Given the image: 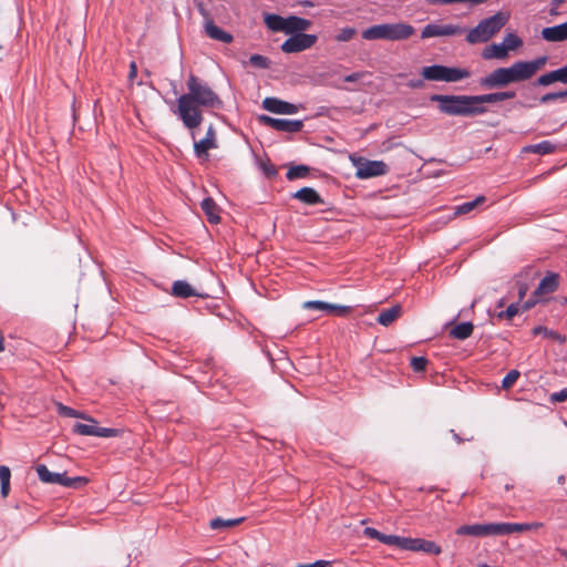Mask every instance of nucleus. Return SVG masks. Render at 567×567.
<instances>
[{
  "label": "nucleus",
  "mask_w": 567,
  "mask_h": 567,
  "mask_svg": "<svg viewBox=\"0 0 567 567\" xmlns=\"http://www.w3.org/2000/svg\"><path fill=\"white\" fill-rule=\"evenodd\" d=\"M186 85L188 91L177 99L174 113L178 115L183 125L190 131L192 138L195 140L194 130L204 120L202 109H220L223 102L207 83L194 74L188 76Z\"/></svg>",
  "instance_id": "obj_1"
},
{
  "label": "nucleus",
  "mask_w": 567,
  "mask_h": 567,
  "mask_svg": "<svg viewBox=\"0 0 567 567\" xmlns=\"http://www.w3.org/2000/svg\"><path fill=\"white\" fill-rule=\"evenodd\" d=\"M516 96L514 91L494 92L483 95H441L434 94L431 101L439 103V110L452 116H474L487 112L484 103H496L512 100Z\"/></svg>",
  "instance_id": "obj_2"
},
{
  "label": "nucleus",
  "mask_w": 567,
  "mask_h": 567,
  "mask_svg": "<svg viewBox=\"0 0 567 567\" xmlns=\"http://www.w3.org/2000/svg\"><path fill=\"white\" fill-rule=\"evenodd\" d=\"M547 63L543 55L533 61H518L508 68H498L480 80L481 87L485 90L505 87L512 83L532 79Z\"/></svg>",
  "instance_id": "obj_3"
},
{
  "label": "nucleus",
  "mask_w": 567,
  "mask_h": 567,
  "mask_svg": "<svg viewBox=\"0 0 567 567\" xmlns=\"http://www.w3.org/2000/svg\"><path fill=\"white\" fill-rule=\"evenodd\" d=\"M509 12L498 11L492 17L483 19L466 34V41L471 44L487 42L508 22Z\"/></svg>",
  "instance_id": "obj_4"
},
{
  "label": "nucleus",
  "mask_w": 567,
  "mask_h": 567,
  "mask_svg": "<svg viewBox=\"0 0 567 567\" xmlns=\"http://www.w3.org/2000/svg\"><path fill=\"white\" fill-rule=\"evenodd\" d=\"M415 33V29L406 22L375 24L362 32L364 40L403 41Z\"/></svg>",
  "instance_id": "obj_5"
},
{
  "label": "nucleus",
  "mask_w": 567,
  "mask_h": 567,
  "mask_svg": "<svg viewBox=\"0 0 567 567\" xmlns=\"http://www.w3.org/2000/svg\"><path fill=\"white\" fill-rule=\"evenodd\" d=\"M421 75L427 81L458 82L470 78L471 72L466 69L434 64L422 68Z\"/></svg>",
  "instance_id": "obj_6"
},
{
  "label": "nucleus",
  "mask_w": 567,
  "mask_h": 567,
  "mask_svg": "<svg viewBox=\"0 0 567 567\" xmlns=\"http://www.w3.org/2000/svg\"><path fill=\"white\" fill-rule=\"evenodd\" d=\"M37 474L41 482L47 484H58L65 487H78L87 481L84 477H69L65 473H52L44 464L35 466Z\"/></svg>",
  "instance_id": "obj_7"
},
{
  "label": "nucleus",
  "mask_w": 567,
  "mask_h": 567,
  "mask_svg": "<svg viewBox=\"0 0 567 567\" xmlns=\"http://www.w3.org/2000/svg\"><path fill=\"white\" fill-rule=\"evenodd\" d=\"M85 421L90 423H75L72 427V432L79 435L99 437H113L118 433L115 429L99 426L97 421L90 415L86 416Z\"/></svg>",
  "instance_id": "obj_8"
},
{
  "label": "nucleus",
  "mask_w": 567,
  "mask_h": 567,
  "mask_svg": "<svg viewBox=\"0 0 567 567\" xmlns=\"http://www.w3.org/2000/svg\"><path fill=\"white\" fill-rule=\"evenodd\" d=\"M317 40L316 34L296 33L281 44V50L285 53H298L313 47Z\"/></svg>",
  "instance_id": "obj_9"
},
{
  "label": "nucleus",
  "mask_w": 567,
  "mask_h": 567,
  "mask_svg": "<svg viewBox=\"0 0 567 567\" xmlns=\"http://www.w3.org/2000/svg\"><path fill=\"white\" fill-rule=\"evenodd\" d=\"M301 307L306 310H318L336 317H347L352 311V307L350 306L329 303L321 300H308L302 302Z\"/></svg>",
  "instance_id": "obj_10"
},
{
  "label": "nucleus",
  "mask_w": 567,
  "mask_h": 567,
  "mask_svg": "<svg viewBox=\"0 0 567 567\" xmlns=\"http://www.w3.org/2000/svg\"><path fill=\"white\" fill-rule=\"evenodd\" d=\"M355 176L360 179L382 176L388 173V165L382 161H368L360 158L355 163Z\"/></svg>",
  "instance_id": "obj_11"
},
{
  "label": "nucleus",
  "mask_w": 567,
  "mask_h": 567,
  "mask_svg": "<svg viewBox=\"0 0 567 567\" xmlns=\"http://www.w3.org/2000/svg\"><path fill=\"white\" fill-rule=\"evenodd\" d=\"M218 147L217 133L213 125H209L204 138L194 141V153L200 161H208L209 151Z\"/></svg>",
  "instance_id": "obj_12"
},
{
  "label": "nucleus",
  "mask_w": 567,
  "mask_h": 567,
  "mask_svg": "<svg viewBox=\"0 0 567 567\" xmlns=\"http://www.w3.org/2000/svg\"><path fill=\"white\" fill-rule=\"evenodd\" d=\"M558 287V276L555 274H551L549 276H546L543 278L538 285V287L535 289L533 298L527 300L522 309L528 310L532 307H534L538 301L539 297L554 292Z\"/></svg>",
  "instance_id": "obj_13"
},
{
  "label": "nucleus",
  "mask_w": 567,
  "mask_h": 567,
  "mask_svg": "<svg viewBox=\"0 0 567 567\" xmlns=\"http://www.w3.org/2000/svg\"><path fill=\"white\" fill-rule=\"evenodd\" d=\"M464 29L456 24H426L421 33L422 39H430L436 37H454L463 34Z\"/></svg>",
  "instance_id": "obj_14"
},
{
  "label": "nucleus",
  "mask_w": 567,
  "mask_h": 567,
  "mask_svg": "<svg viewBox=\"0 0 567 567\" xmlns=\"http://www.w3.org/2000/svg\"><path fill=\"white\" fill-rule=\"evenodd\" d=\"M259 120L261 123L279 132L296 133L303 127V123L300 120L274 118L267 115H261Z\"/></svg>",
  "instance_id": "obj_15"
},
{
  "label": "nucleus",
  "mask_w": 567,
  "mask_h": 567,
  "mask_svg": "<svg viewBox=\"0 0 567 567\" xmlns=\"http://www.w3.org/2000/svg\"><path fill=\"white\" fill-rule=\"evenodd\" d=\"M455 533L460 536L475 537L497 535V523L462 525Z\"/></svg>",
  "instance_id": "obj_16"
},
{
  "label": "nucleus",
  "mask_w": 567,
  "mask_h": 567,
  "mask_svg": "<svg viewBox=\"0 0 567 567\" xmlns=\"http://www.w3.org/2000/svg\"><path fill=\"white\" fill-rule=\"evenodd\" d=\"M404 550L423 551L435 556L442 553L441 546L435 542L411 537H406Z\"/></svg>",
  "instance_id": "obj_17"
},
{
  "label": "nucleus",
  "mask_w": 567,
  "mask_h": 567,
  "mask_svg": "<svg viewBox=\"0 0 567 567\" xmlns=\"http://www.w3.org/2000/svg\"><path fill=\"white\" fill-rule=\"evenodd\" d=\"M543 523H497V535H509L513 533H523L537 530L543 527Z\"/></svg>",
  "instance_id": "obj_18"
},
{
  "label": "nucleus",
  "mask_w": 567,
  "mask_h": 567,
  "mask_svg": "<svg viewBox=\"0 0 567 567\" xmlns=\"http://www.w3.org/2000/svg\"><path fill=\"white\" fill-rule=\"evenodd\" d=\"M262 107L276 114H295L299 110L296 104L279 100L277 97H266L262 101Z\"/></svg>",
  "instance_id": "obj_19"
},
{
  "label": "nucleus",
  "mask_w": 567,
  "mask_h": 567,
  "mask_svg": "<svg viewBox=\"0 0 567 567\" xmlns=\"http://www.w3.org/2000/svg\"><path fill=\"white\" fill-rule=\"evenodd\" d=\"M555 82L567 84V64L564 68L540 75L534 84L539 86H548Z\"/></svg>",
  "instance_id": "obj_20"
},
{
  "label": "nucleus",
  "mask_w": 567,
  "mask_h": 567,
  "mask_svg": "<svg viewBox=\"0 0 567 567\" xmlns=\"http://www.w3.org/2000/svg\"><path fill=\"white\" fill-rule=\"evenodd\" d=\"M542 37L548 42H560L567 40V21L558 25L544 28Z\"/></svg>",
  "instance_id": "obj_21"
},
{
  "label": "nucleus",
  "mask_w": 567,
  "mask_h": 567,
  "mask_svg": "<svg viewBox=\"0 0 567 567\" xmlns=\"http://www.w3.org/2000/svg\"><path fill=\"white\" fill-rule=\"evenodd\" d=\"M292 198L300 200L303 204L307 205H321L323 204V199L318 194V192L315 188L311 187H302L299 190H297Z\"/></svg>",
  "instance_id": "obj_22"
},
{
  "label": "nucleus",
  "mask_w": 567,
  "mask_h": 567,
  "mask_svg": "<svg viewBox=\"0 0 567 567\" xmlns=\"http://www.w3.org/2000/svg\"><path fill=\"white\" fill-rule=\"evenodd\" d=\"M285 25L287 34H296L308 30L311 27V22L300 17L290 16L285 18Z\"/></svg>",
  "instance_id": "obj_23"
},
{
  "label": "nucleus",
  "mask_w": 567,
  "mask_h": 567,
  "mask_svg": "<svg viewBox=\"0 0 567 567\" xmlns=\"http://www.w3.org/2000/svg\"><path fill=\"white\" fill-rule=\"evenodd\" d=\"M172 296L176 298L186 299L193 296H200L195 288H193L187 281L176 280L173 282Z\"/></svg>",
  "instance_id": "obj_24"
},
{
  "label": "nucleus",
  "mask_w": 567,
  "mask_h": 567,
  "mask_svg": "<svg viewBox=\"0 0 567 567\" xmlns=\"http://www.w3.org/2000/svg\"><path fill=\"white\" fill-rule=\"evenodd\" d=\"M482 56L485 60H505L508 56V50L503 43H493L483 50Z\"/></svg>",
  "instance_id": "obj_25"
},
{
  "label": "nucleus",
  "mask_w": 567,
  "mask_h": 567,
  "mask_svg": "<svg viewBox=\"0 0 567 567\" xmlns=\"http://www.w3.org/2000/svg\"><path fill=\"white\" fill-rule=\"evenodd\" d=\"M205 30L210 39L223 43H230L233 41V35L230 33L225 32L210 20L206 22Z\"/></svg>",
  "instance_id": "obj_26"
},
{
  "label": "nucleus",
  "mask_w": 567,
  "mask_h": 567,
  "mask_svg": "<svg viewBox=\"0 0 567 567\" xmlns=\"http://www.w3.org/2000/svg\"><path fill=\"white\" fill-rule=\"evenodd\" d=\"M401 313L402 307L400 305H395L389 309L382 310L377 318V322L388 327L393 323L401 316Z\"/></svg>",
  "instance_id": "obj_27"
},
{
  "label": "nucleus",
  "mask_w": 567,
  "mask_h": 567,
  "mask_svg": "<svg viewBox=\"0 0 567 567\" xmlns=\"http://www.w3.org/2000/svg\"><path fill=\"white\" fill-rule=\"evenodd\" d=\"M202 209L207 216V219L212 224H218L220 220L219 217V208L216 205L215 200L210 197L204 198L202 204Z\"/></svg>",
  "instance_id": "obj_28"
},
{
  "label": "nucleus",
  "mask_w": 567,
  "mask_h": 567,
  "mask_svg": "<svg viewBox=\"0 0 567 567\" xmlns=\"http://www.w3.org/2000/svg\"><path fill=\"white\" fill-rule=\"evenodd\" d=\"M264 22L269 30L286 33L285 18L281 16L274 13L265 14Z\"/></svg>",
  "instance_id": "obj_29"
},
{
  "label": "nucleus",
  "mask_w": 567,
  "mask_h": 567,
  "mask_svg": "<svg viewBox=\"0 0 567 567\" xmlns=\"http://www.w3.org/2000/svg\"><path fill=\"white\" fill-rule=\"evenodd\" d=\"M474 326L471 322H462L450 330V336L457 340H465L473 333Z\"/></svg>",
  "instance_id": "obj_30"
},
{
  "label": "nucleus",
  "mask_w": 567,
  "mask_h": 567,
  "mask_svg": "<svg viewBox=\"0 0 567 567\" xmlns=\"http://www.w3.org/2000/svg\"><path fill=\"white\" fill-rule=\"evenodd\" d=\"M556 150V145L549 141H543L540 143L528 145L524 148L525 152L535 153L540 155L551 154Z\"/></svg>",
  "instance_id": "obj_31"
},
{
  "label": "nucleus",
  "mask_w": 567,
  "mask_h": 567,
  "mask_svg": "<svg viewBox=\"0 0 567 567\" xmlns=\"http://www.w3.org/2000/svg\"><path fill=\"white\" fill-rule=\"evenodd\" d=\"M486 202V197L483 195L477 196L474 200L466 202L462 205L455 207V215H464L474 210L477 206L484 204Z\"/></svg>",
  "instance_id": "obj_32"
},
{
  "label": "nucleus",
  "mask_w": 567,
  "mask_h": 567,
  "mask_svg": "<svg viewBox=\"0 0 567 567\" xmlns=\"http://www.w3.org/2000/svg\"><path fill=\"white\" fill-rule=\"evenodd\" d=\"M11 471L6 465H0L1 497H8L10 493Z\"/></svg>",
  "instance_id": "obj_33"
},
{
  "label": "nucleus",
  "mask_w": 567,
  "mask_h": 567,
  "mask_svg": "<svg viewBox=\"0 0 567 567\" xmlns=\"http://www.w3.org/2000/svg\"><path fill=\"white\" fill-rule=\"evenodd\" d=\"M244 519V517L235 519H224L221 517H216L209 522V527L212 529L231 528L239 525Z\"/></svg>",
  "instance_id": "obj_34"
},
{
  "label": "nucleus",
  "mask_w": 567,
  "mask_h": 567,
  "mask_svg": "<svg viewBox=\"0 0 567 567\" xmlns=\"http://www.w3.org/2000/svg\"><path fill=\"white\" fill-rule=\"evenodd\" d=\"M309 167L306 166V165H297V166H292L288 169L287 174H286V177L289 179V181H293V179H297V178H305L308 176L309 174Z\"/></svg>",
  "instance_id": "obj_35"
},
{
  "label": "nucleus",
  "mask_w": 567,
  "mask_h": 567,
  "mask_svg": "<svg viewBox=\"0 0 567 567\" xmlns=\"http://www.w3.org/2000/svg\"><path fill=\"white\" fill-rule=\"evenodd\" d=\"M56 410L60 415L66 416V417H79V419L85 420L87 416V414L80 412L78 410H74L70 406H66L62 403L56 404Z\"/></svg>",
  "instance_id": "obj_36"
},
{
  "label": "nucleus",
  "mask_w": 567,
  "mask_h": 567,
  "mask_svg": "<svg viewBox=\"0 0 567 567\" xmlns=\"http://www.w3.org/2000/svg\"><path fill=\"white\" fill-rule=\"evenodd\" d=\"M503 45H505L509 52L511 50L520 48L523 45V41L516 33L511 32L505 35Z\"/></svg>",
  "instance_id": "obj_37"
},
{
  "label": "nucleus",
  "mask_w": 567,
  "mask_h": 567,
  "mask_svg": "<svg viewBox=\"0 0 567 567\" xmlns=\"http://www.w3.org/2000/svg\"><path fill=\"white\" fill-rule=\"evenodd\" d=\"M406 537H401L396 535H385L382 537V544L393 546L404 550Z\"/></svg>",
  "instance_id": "obj_38"
},
{
  "label": "nucleus",
  "mask_w": 567,
  "mask_h": 567,
  "mask_svg": "<svg viewBox=\"0 0 567 567\" xmlns=\"http://www.w3.org/2000/svg\"><path fill=\"white\" fill-rule=\"evenodd\" d=\"M565 99H567V89L564 91H559V92L546 93L539 99V102L542 104H547V103L554 102L556 100H565Z\"/></svg>",
  "instance_id": "obj_39"
},
{
  "label": "nucleus",
  "mask_w": 567,
  "mask_h": 567,
  "mask_svg": "<svg viewBox=\"0 0 567 567\" xmlns=\"http://www.w3.org/2000/svg\"><path fill=\"white\" fill-rule=\"evenodd\" d=\"M249 63L258 69H268L270 65L269 59L260 54H252L249 58Z\"/></svg>",
  "instance_id": "obj_40"
},
{
  "label": "nucleus",
  "mask_w": 567,
  "mask_h": 567,
  "mask_svg": "<svg viewBox=\"0 0 567 567\" xmlns=\"http://www.w3.org/2000/svg\"><path fill=\"white\" fill-rule=\"evenodd\" d=\"M520 373L517 370H511L503 379L502 381V388L505 390H508L512 388L515 382L518 380Z\"/></svg>",
  "instance_id": "obj_41"
},
{
  "label": "nucleus",
  "mask_w": 567,
  "mask_h": 567,
  "mask_svg": "<svg viewBox=\"0 0 567 567\" xmlns=\"http://www.w3.org/2000/svg\"><path fill=\"white\" fill-rule=\"evenodd\" d=\"M357 34V30L351 27H347L340 30V32L336 35V40L339 42L350 41Z\"/></svg>",
  "instance_id": "obj_42"
},
{
  "label": "nucleus",
  "mask_w": 567,
  "mask_h": 567,
  "mask_svg": "<svg viewBox=\"0 0 567 567\" xmlns=\"http://www.w3.org/2000/svg\"><path fill=\"white\" fill-rule=\"evenodd\" d=\"M427 359L424 357H413L411 359V367L415 372H422L427 365Z\"/></svg>",
  "instance_id": "obj_43"
},
{
  "label": "nucleus",
  "mask_w": 567,
  "mask_h": 567,
  "mask_svg": "<svg viewBox=\"0 0 567 567\" xmlns=\"http://www.w3.org/2000/svg\"><path fill=\"white\" fill-rule=\"evenodd\" d=\"M519 312L518 303H511L505 311L498 313L499 318L512 320Z\"/></svg>",
  "instance_id": "obj_44"
},
{
  "label": "nucleus",
  "mask_w": 567,
  "mask_h": 567,
  "mask_svg": "<svg viewBox=\"0 0 567 567\" xmlns=\"http://www.w3.org/2000/svg\"><path fill=\"white\" fill-rule=\"evenodd\" d=\"M260 167H261L264 174L270 178L275 177L278 173L276 166L272 163H270L269 161L261 162Z\"/></svg>",
  "instance_id": "obj_45"
},
{
  "label": "nucleus",
  "mask_w": 567,
  "mask_h": 567,
  "mask_svg": "<svg viewBox=\"0 0 567 567\" xmlns=\"http://www.w3.org/2000/svg\"><path fill=\"white\" fill-rule=\"evenodd\" d=\"M567 400V388L561 389L558 392H554L549 395V402L560 403Z\"/></svg>",
  "instance_id": "obj_46"
},
{
  "label": "nucleus",
  "mask_w": 567,
  "mask_h": 567,
  "mask_svg": "<svg viewBox=\"0 0 567 567\" xmlns=\"http://www.w3.org/2000/svg\"><path fill=\"white\" fill-rule=\"evenodd\" d=\"M363 535L371 539H377L382 543L383 533H380L378 529L373 527H365L363 530Z\"/></svg>",
  "instance_id": "obj_47"
},
{
  "label": "nucleus",
  "mask_w": 567,
  "mask_h": 567,
  "mask_svg": "<svg viewBox=\"0 0 567 567\" xmlns=\"http://www.w3.org/2000/svg\"><path fill=\"white\" fill-rule=\"evenodd\" d=\"M297 567H331V564L327 560H317L312 564H302L298 565Z\"/></svg>",
  "instance_id": "obj_48"
},
{
  "label": "nucleus",
  "mask_w": 567,
  "mask_h": 567,
  "mask_svg": "<svg viewBox=\"0 0 567 567\" xmlns=\"http://www.w3.org/2000/svg\"><path fill=\"white\" fill-rule=\"evenodd\" d=\"M364 74H365L364 72H354L352 74L344 76V81L346 82H357V81L361 80L364 76Z\"/></svg>",
  "instance_id": "obj_49"
},
{
  "label": "nucleus",
  "mask_w": 567,
  "mask_h": 567,
  "mask_svg": "<svg viewBox=\"0 0 567 567\" xmlns=\"http://www.w3.org/2000/svg\"><path fill=\"white\" fill-rule=\"evenodd\" d=\"M518 286V298L519 300H523L528 291V286L525 282L517 281Z\"/></svg>",
  "instance_id": "obj_50"
},
{
  "label": "nucleus",
  "mask_w": 567,
  "mask_h": 567,
  "mask_svg": "<svg viewBox=\"0 0 567 567\" xmlns=\"http://www.w3.org/2000/svg\"><path fill=\"white\" fill-rule=\"evenodd\" d=\"M429 4H451L462 3V0H426Z\"/></svg>",
  "instance_id": "obj_51"
},
{
  "label": "nucleus",
  "mask_w": 567,
  "mask_h": 567,
  "mask_svg": "<svg viewBox=\"0 0 567 567\" xmlns=\"http://www.w3.org/2000/svg\"><path fill=\"white\" fill-rule=\"evenodd\" d=\"M408 86L411 89H422L424 86L423 80H410Z\"/></svg>",
  "instance_id": "obj_52"
},
{
  "label": "nucleus",
  "mask_w": 567,
  "mask_h": 567,
  "mask_svg": "<svg viewBox=\"0 0 567 567\" xmlns=\"http://www.w3.org/2000/svg\"><path fill=\"white\" fill-rule=\"evenodd\" d=\"M136 75H137V65H136V63L133 61V62H131V64H130L128 79L132 81L134 78H136Z\"/></svg>",
  "instance_id": "obj_53"
},
{
  "label": "nucleus",
  "mask_w": 567,
  "mask_h": 567,
  "mask_svg": "<svg viewBox=\"0 0 567 567\" xmlns=\"http://www.w3.org/2000/svg\"><path fill=\"white\" fill-rule=\"evenodd\" d=\"M487 0H462V3H470V4H473V6H478V4H482L484 2H486Z\"/></svg>",
  "instance_id": "obj_54"
},
{
  "label": "nucleus",
  "mask_w": 567,
  "mask_h": 567,
  "mask_svg": "<svg viewBox=\"0 0 567 567\" xmlns=\"http://www.w3.org/2000/svg\"><path fill=\"white\" fill-rule=\"evenodd\" d=\"M547 332V329L545 327H542V326H538V327H535L533 329V333L536 336V334H539V333H546Z\"/></svg>",
  "instance_id": "obj_55"
},
{
  "label": "nucleus",
  "mask_w": 567,
  "mask_h": 567,
  "mask_svg": "<svg viewBox=\"0 0 567 567\" xmlns=\"http://www.w3.org/2000/svg\"><path fill=\"white\" fill-rule=\"evenodd\" d=\"M566 0H551V4L554 8L560 7Z\"/></svg>",
  "instance_id": "obj_56"
},
{
  "label": "nucleus",
  "mask_w": 567,
  "mask_h": 567,
  "mask_svg": "<svg viewBox=\"0 0 567 567\" xmlns=\"http://www.w3.org/2000/svg\"><path fill=\"white\" fill-rule=\"evenodd\" d=\"M4 350V338L0 332V352Z\"/></svg>",
  "instance_id": "obj_57"
},
{
  "label": "nucleus",
  "mask_w": 567,
  "mask_h": 567,
  "mask_svg": "<svg viewBox=\"0 0 567 567\" xmlns=\"http://www.w3.org/2000/svg\"><path fill=\"white\" fill-rule=\"evenodd\" d=\"M452 434H453L454 440H455L457 443H461V442H462L461 437H460L456 433H454V431H452Z\"/></svg>",
  "instance_id": "obj_58"
},
{
  "label": "nucleus",
  "mask_w": 567,
  "mask_h": 567,
  "mask_svg": "<svg viewBox=\"0 0 567 567\" xmlns=\"http://www.w3.org/2000/svg\"><path fill=\"white\" fill-rule=\"evenodd\" d=\"M557 481H558L559 484H564L565 483V476L560 475Z\"/></svg>",
  "instance_id": "obj_59"
},
{
  "label": "nucleus",
  "mask_w": 567,
  "mask_h": 567,
  "mask_svg": "<svg viewBox=\"0 0 567 567\" xmlns=\"http://www.w3.org/2000/svg\"><path fill=\"white\" fill-rule=\"evenodd\" d=\"M561 555L567 559V550H561Z\"/></svg>",
  "instance_id": "obj_60"
}]
</instances>
